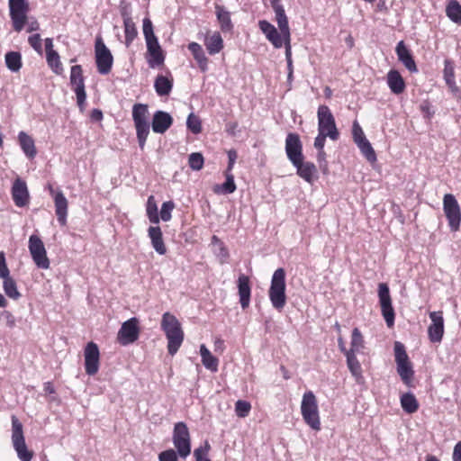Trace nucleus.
Segmentation results:
<instances>
[{
	"mask_svg": "<svg viewBox=\"0 0 461 461\" xmlns=\"http://www.w3.org/2000/svg\"><path fill=\"white\" fill-rule=\"evenodd\" d=\"M301 412L305 423L313 430L321 429V421L318 411L317 400L311 391L306 392L302 400Z\"/></svg>",
	"mask_w": 461,
	"mask_h": 461,
	"instance_id": "nucleus-5",
	"label": "nucleus"
},
{
	"mask_svg": "<svg viewBox=\"0 0 461 461\" xmlns=\"http://www.w3.org/2000/svg\"><path fill=\"white\" fill-rule=\"evenodd\" d=\"M296 167L297 175L304 179L307 183L312 184L316 179L317 168L312 162H303V159H300L298 164H293Z\"/></svg>",
	"mask_w": 461,
	"mask_h": 461,
	"instance_id": "nucleus-25",
	"label": "nucleus"
},
{
	"mask_svg": "<svg viewBox=\"0 0 461 461\" xmlns=\"http://www.w3.org/2000/svg\"><path fill=\"white\" fill-rule=\"evenodd\" d=\"M0 277L2 279L10 277V271L6 265L5 255L3 251H0Z\"/></svg>",
	"mask_w": 461,
	"mask_h": 461,
	"instance_id": "nucleus-54",
	"label": "nucleus"
},
{
	"mask_svg": "<svg viewBox=\"0 0 461 461\" xmlns=\"http://www.w3.org/2000/svg\"><path fill=\"white\" fill-rule=\"evenodd\" d=\"M455 68L454 63L450 59H446L444 62V79L446 81V84L448 86V87L451 89L452 92H456L458 90V87L456 85L455 81Z\"/></svg>",
	"mask_w": 461,
	"mask_h": 461,
	"instance_id": "nucleus-35",
	"label": "nucleus"
},
{
	"mask_svg": "<svg viewBox=\"0 0 461 461\" xmlns=\"http://www.w3.org/2000/svg\"><path fill=\"white\" fill-rule=\"evenodd\" d=\"M387 85L390 90L395 94L400 95L405 89V82L399 73V71L392 69L387 74Z\"/></svg>",
	"mask_w": 461,
	"mask_h": 461,
	"instance_id": "nucleus-28",
	"label": "nucleus"
},
{
	"mask_svg": "<svg viewBox=\"0 0 461 461\" xmlns=\"http://www.w3.org/2000/svg\"><path fill=\"white\" fill-rule=\"evenodd\" d=\"M203 157L199 152H194L189 155L188 165L193 170H200L203 167Z\"/></svg>",
	"mask_w": 461,
	"mask_h": 461,
	"instance_id": "nucleus-48",
	"label": "nucleus"
},
{
	"mask_svg": "<svg viewBox=\"0 0 461 461\" xmlns=\"http://www.w3.org/2000/svg\"><path fill=\"white\" fill-rule=\"evenodd\" d=\"M174 207L175 204L171 201L163 203L160 210V218L162 221H168L171 219V212Z\"/></svg>",
	"mask_w": 461,
	"mask_h": 461,
	"instance_id": "nucleus-52",
	"label": "nucleus"
},
{
	"mask_svg": "<svg viewBox=\"0 0 461 461\" xmlns=\"http://www.w3.org/2000/svg\"><path fill=\"white\" fill-rule=\"evenodd\" d=\"M154 88L159 96L168 95L173 88V79L158 75L154 82Z\"/></svg>",
	"mask_w": 461,
	"mask_h": 461,
	"instance_id": "nucleus-32",
	"label": "nucleus"
},
{
	"mask_svg": "<svg viewBox=\"0 0 461 461\" xmlns=\"http://www.w3.org/2000/svg\"><path fill=\"white\" fill-rule=\"evenodd\" d=\"M159 461H177V454L174 449L162 451L158 455Z\"/></svg>",
	"mask_w": 461,
	"mask_h": 461,
	"instance_id": "nucleus-55",
	"label": "nucleus"
},
{
	"mask_svg": "<svg viewBox=\"0 0 461 461\" xmlns=\"http://www.w3.org/2000/svg\"><path fill=\"white\" fill-rule=\"evenodd\" d=\"M251 410V404L243 400H239L235 403V412L240 418H245L249 414Z\"/></svg>",
	"mask_w": 461,
	"mask_h": 461,
	"instance_id": "nucleus-49",
	"label": "nucleus"
},
{
	"mask_svg": "<svg viewBox=\"0 0 461 461\" xmlns=\"http://www.w3.org/2000/svg\"><path fill=\"white\" fill-rule=\"evenodd\" d=\"M28 41L36 51L40 52L41 50V38L40 34L36 33L30 36Z\"/></svg>",
	"mask_w": 461,
	"mask_h": 461,
	"instance_id": "nucleus-59",
	"label": "nucleus"
},
{
	"mask_svg": "<svg viewBox=\"0 0 461 461\" xmlns=\"http://www.w3.org/2000/svg\"><path fill=\"white\" fill-rule=\"evenodd\" d=\"M318 131L329 135L332 140L339 138L335 119L327 105H320L318 108Z\"/></svg>",
	"mask_w": 461,
	"mask_h": 461,
	"instance_id": "nucleus-11",
	"label": "nucleus"
},
{
	"mask_svg": "<svg viewBox=\"0 0 461 461\" xmlns=\"http://www.w3.org/2000/svg\"><path fill=\"white\" fill-rule=\"evenodd\" d=\"M394 357L397 366V373L402 381L408 386L411 384L413 379V369L409 357L406 353L404 345L400 341L394 342Z\"/></svg>",
	"mask_w": 461,
	"mask_h": 461,
	"instance_id": "nucleus-6",
	"label": "nucleus"
},
{
	"mask_svg": "<svg viewBox=\"0 0 461 461\" xmlns=\"http://www.w3.org/2000/svg\"><path fill=\"white\" fill-rule=\"evenodd\" d=\"M140 334L139 321L132 317L124 321L118 332V341L120 344L126 346L135 342Z\"/></svg>",
	"mask_w": 461,
	"mask_h": 461,
	"instance_id": "nucleus-16",
	"label": "nucleus"
},
{
	"mask_svg": "<svg viewBox=\"0 0 461 461\" xmlns=\"http://www.w3.org/2000/svg\"><path fill=\"white\" fill-rule=\"evenodd\" d=\"M149 237L151 240V244L157 253L165 255L167 248L163 241L162 231L159 227L150 226L148 230Z\"/></svg>",
	"mask_w": 461,
	"mask_h": 461,
	"instance_id": "nucleus-29",
	"label": "nucleus"
},
{
	"mask_svg": "<svg viewBox=\"0 0 461 461\" xmlns=\"http://www.w3.org/2000/svg\"><path fill=\"white\" fill-rule=\"evenodd\" d=\"M237 158H238V155H237V152L235 149H230L228 151V158H229L228 171H230L232 169Z\"/></svg>",
	"mask_w": 461,
	"mask_h": 461,
	"instance_id": "nucleus-61",
	"label": "nucleus"
},
{
	"mask_svg": "<svg viewBox=\"0 0 461 461\" xmlns=\"http://www.w3.org/2000/svg\"><path fill=\"white\" fill-rule=\"evenodd\" d=\"M200 354L202 357V363L208 370L216 372L218 370L219 360L217 357L212 355L205 345H201Z\"/></svg>",
	"mask_w": 461,
	"mask_h": 461,
	"instance_id": "nucleus-33",
	"label": "nucleus"
},
{
	"mask_svg": "<svg viewBox=\"0 0 461 461\" xmlns=\"http://www.w3.org/2000/svg\"><path fill=\"white\" fill-rule=\"evenodd\" d=\"M29 9L28 0H9L10 17L15 32H19L23 29Z\"/></svg>",
	"mask_w": 461,
	"mask_h": 461,
	"instance_id": "nucleus-10",
	"label": "nucleus"
},
{
	"mask_svg": "<svg viewBox=\"0 0 461 461\" xmlns=\"http://www.w3.org/2000/svg\"><path fill=\"white\" fill-rule=\"evenodd\" d=\"M453 461H461V441L457 442L453 450Z\"/></svg>",
	"mask_w": 461,
	"mask_h": 461,
	"instance_id": "nucleus-62",
	"label": "nucleus"
},
{
	"mask_svg": "<svg viewBox=\"0 0 461 461\" xmlns=\"http://www.w3.org/2000/svg\"><path fill=\"white\" fill-rule=\"evenodd\" d=\"M210 445L208 441L204 442L203 447H199L198 448L194 449V456L195 457L196 461H211L209 458L206 457L209 450H210Z\"/></svg>",
	"mask_w": 461,
	"mask_h": 461,
	"instance_id": "nucleus-51",
	"label": "nucleus"
},
{
	"mask_svg": "<svg viewBox=\"0 0 461 461\" xmlns=\"http://www.w3.org/2000/svg\"><path fill=\"white\" fill-rule=\"evenodd\" d=\"M352 134H353V139H354V141L356 142V144L362 142V140H366L361 126L359 125V123L357 121H355L353 122Z\"/></svg>",
	"mask_w": 461,
	"mask_h": 461,
	"instance_id": "nucleus-53",
	"label": "nucleus"
},
{
	"mask_svg": "<svg viewBox=\"0 0 461 461\" xmlns=\"http://www.w3.org/2000/svg\"><path fill=\"white\" fill-rule=\"evenodd\" d=\"M327 137H329V135L319 132L318 136L314 140V147L317 149H323Z\"/></svg>",
	"mask_w": 461,
	"mask_h": 461,
	"instance_id": "nucleus-60",
	"label": "nucleus"
},
{
	"mask_svg": "<svg viewBox=\"0 0 461 461\" xmlns=\"http://www.w3.org/2000/svg\"><path fill=\"white\" fill-rule=\"evenodd\" d=\"M431 324L428 328L429 340L433 343L440 342L444 334V320L442 312L429 313Z\"/></svg>",
	"mask_w": 461,
	"mask_h": 461,
	"instance_id": "nucleus-19",
	"label": "nucleus"
},
{
	"mask_svg": "<svg viewBox=\"0 0 461 461\" xmlns=\"http://www.w3.org/2000/svg\"><path fill=\"white\" fill-rule=\"evenodd\" d=\"M3 288L5 294L14 300H18L21 297V294L17 289L16 282L13 277H7L3 279Z\"/></svg>",
	"mask_w": 461,
	"mask_h": 461,
	"instance_id": "nucleus-40",
	"label": "nucleus"
},
{
	"mask_svg": "<svg viewBox=\"0 0 461 461\" xmlns=\"http://www.w3.org/2000/svg\"><path fill=\"white\" fill-rule=\"evenodd\" d=\"M224 350V343H223V340L221 339H217L215 341H214V351L216 352H223Z\"/></svg>",
	"mask_w": 461,
	"mask_h": 461,
	"instance_id": "nucleus-64",
	"label": "nucleus"
},
{
	"mask_svg": "<svg viewBox=\"0 0 461 461\" xmlns=\"http://www.w3.org/2000/svg\"><path fill=\"white\" fill-rule=\"evenodd\" d=\"M396 54L398 56V59L405 66V68L410 72H417L418 68L416 63L410 52V50L404 45V42L401 41L398 42L396 49Z\"/></svg>",
	"mask_w": 461,
	"mask_h": 461,
	"instance_id": "nucleus-26",
	"label": "nucleus"
},
{
	"mask_svg": "<svg viewBox=\"0 0 461 461\" xmlns=\"http://www.w3.org/2000/svg\"><path fill=\"white\" fill-rule=\"evenodd\" d=\"M0 319H4L6 326L9 328H14L15 326V318L9 311H3L0 313Z\"/></svg>",
	"mask_w": 461,
	"mask_h": 461,
	"instance_id": "nucleus-58",
	"label": "nucleus"
},
{
	"mask_svg": "<svg viewBox=\"0 0 461 461\" xmlns=\"http://www.w3.org/2000/svg\"><path fill=\"white\" fill-rule=\"evenodd\" d=\"M12 443L21 461H32L33 452L27 448L23 424L15 415L12 416Z\"/></svg>",
	"mask_w": 461,
	"mask_h": 461,
	"instance_id": "nucleus-7",
	"label": "nucleus"
},
{
	"mask_svg": "<svg viewBox=\"0 0 461 461\" xmlns=\"http://www.w3.org/2000/svg\"><path fill=\"white\" fill-rule=\"evenodd\" d=\"M85 370L88 375H95L99 370L100 352L98 346L91 341L88 342L84 350Z\"/></svg>",
	"mask_w": 461,
	"mask_h": 461,
	"instance_id": "nucleus-17",
	"label": "nucleus"
},
{
	"mask_svg": "<svg viewBox=\"0 0 461 461\" xmlns=\"http://www.w3.org/2000/svg\"><path fill=\"white\" fill-rule=\"evenodd\" d=\"M259 29L265 34L266 38L273 44L276 49H280L283 46V36L281 32H278L276 28L266 20L258 22Z\"/></svg>",
	"mask_w": 461,
	"mask_h": 461,
	"instance_id": "nucleus-21",
	"label": "nucleus"
},
{
	"mask_svg": "<svg viewBox=\"0 0 461 461\" xmlns=\"http://www.w3.org/2000/svg\"><path fill=\"white\" fill-rule=\"evenodd\" d=\"M378 297L381 305L382 314L385 320L386 325L391 328L394 324V310L392 305L389 287L384 283L378 285Z\"/></svg>",
	"mask_w": 461,
	"mask_h": 461,
	"instance_id": "nucleus-15",
	"label": "nucleus"
},
{
	"mask_svg": "<svg viewBox=\"0 0 461 461\" xmlns=\"http://www.w3.org/2000/svg\"><path fill=\"white\" fill-rule=\"evenodd\" d=\"M285 287V271L284 268L279 267L272 276L268 290L271 304L279 312H281L286 304Z\"/></svg>",
	"mask_w": 461,
	"mask_h": 461,
	"instance_id": "nucleus-3",
	"label": "nucleus"
},
{
	"mask_svg": "<svg viewBox=\"0 0 461 461\" xmlns=\"http://www.w3.org/2000/svg\"><path fill=\"white\" fill-rule=\"evenodd\" d=\"M186 126L194 134H198L202 131L201 120L193 113L187 117Z\"/></svg>",
	"mask_w": 461,
	"mask_h": 461,
	"instance_id": "nucleus-47",
	"label": "nucleus"
},
{
	"mask_svg": "<svg viewBox=\"0 0 461 461\" xmlns=\"http://www.w3.org/2000/svg\"><path fill=\"white\" fill-rule=\"evenodd\" d=\"M28 247L32 258L37 267L41 269H48L50 262L47 257V251L41 239L37 235H31L29 238Z\"/></svg>",
	"mask_w": 461,
	"mask_h": 461,
	"instance_id": "nucleus-12",
	"label": "nucleus"
},
{
	"mask_svg": "<svg viewBox=\"0 0 461 461\" xmlns=\"http://www.w3.org/2000/svg\"><path fill=\"white\" fill-rule=\"evenodd\" d=\"M173 123L172 116L164 111H157L152 119L151 126L152 130L156 133L166 132Z\"/></svg>",
	"mask_w": 461,
	"mask_h": 461,
	"instance_id": "nucleus-22",
	"label": "nucleus"
},
{
	"mask_svg": "<svg viewBox=\"0 0 461 461\" xmlns=\"http://www.w3.org/2000/svg\"><path fill=\"white\" fill-rule=\"evenodd\" d=\"M357 145L369 162L376 161L375 152L367 140H362V142H359Z\"/></svg>",
	"mask_w": 461,
	"mask_h": 461,
	"instance_id": "nucleus-46",
	"label": "nucleus"
},
{
	"mask_svg": "<svg viewBox=\"0 0 461 461\" xmlns=\"http://www.w3.org/2000/svg\"><path fill=\"white\" fill-rule=\"evenodd\" d=\"M53 200L58 221L60 225L65 226L67 223L68 202L61 190H58L55 193Z\"/></svg>",
	"mask_w": 461,
	"mask_h": 461,
	"instance_id": "nucleus-23",
	"label": "nucleus"
},
{
	"mask_svg": "<svg viewBox=\"0 0 461 461\" xmlns=\"http://www.w3.org/2000/svg\"><path fill=\"white\" fill-rule=\"evenodd\" d=\"M161 329L167 339L168 354L174 356L184 341V331L176 317L170 312H165L161 319Z\"/></svg>",
	"mask_w": 461,
	"mask_h": 461,
	"instance_id": "nucleus-1",
	"label": "nucleus"
},
{
	"mask_svg": "<svg viewBox=\"0 0 461 461\" xmlns=\"http://www.w3.org/2000/svg\"><path fill=\"white\" fill-rule=\"evenodd\" d=\"M95 63L97 70L102 75H107L110 73L113 58L110 50L105 46L101 37H98L95 41Z\"/></svg>",
	"mask_w": 461,
	"mask_h": 461,
	"instance_id": "nucleus-13",
	"label": "nucleus"
},
{
	"mask_svg": "<svg viewBox=\"0 0 461 461\" xmlns=\"http://www.w3.org/2000/svg\"><path fill=\"white\" fill-rule=\"evenodd\" d=\"M283 36V45L285 48V59L292 60V48H291V33Z\"/></svg>",
	"mask_w": 461,
	"mask_h": 461,
	"instance_id": "nucleus-56",
	"label": "nucleus"
},
{
	"mask_svg": "<svg viewBox=\"0 0 461 461\" xmlns=\"http://www.w3.org/2000/svg\"><path fill=\"white\" fill-rule=\"evenodd\" d=\"M173 444L177 454L185 458L191 453V438L189 429L183 421L176 422L173 429Z\"/></svg>",
	"mask_w": 461,
	"mask_h": 461,
	"instance_id": "nucleus-9",
	"label": "nucleus"
},
{
	"mask_svg": "<svg viewBox=\"0 0 461 461\" xmlns=\"http://www.w3.org/2000/svg\"><path fill=\"white\" fill-rule=\"evenodd\" d=\"M143 34L147 45V62L150 68L162 66L165 61V55L159 45L157 36L153 32V25L149 18L143 19Z\"/></svg>",
	"mask_w": 461,
	"mask_h": 461,
	"instance_id": "nucleus-2",
	"label": "nucleus"
},
{
	"mask_svg": "<svg viewBox=\"0 0 461 461\" xmlns=\"http://www.w3.org/2000/svg\"><path fill=\"white\" fill-rule=\"evenodd\" d=\"M364 348V339L357 328H355L352 330L351 335V347L348 351H352L353 353L360 352Z\"/></svg>",
	"mask_w": 461,
	"mask_h": 461,
	"instance_id": "nucleus-41",
	"label": "nucleus"
},
{
	"mask_svg": "<svg viewBox=\"0 0 461 461\" xmlns=\"http://www.w3.org/2000/svg\"><path fill=\"white\" fill-rule=\"evenodd\" d=\"M236 190V184L234 182V176L231 174H226V181L221 185H216L214 192H222L224 194H232Z\"/></svg>",
	"mask_w": 461,
	"mask_h": 461,
	"instance_id": "nucleus-44",
	"label": "nucleus"
},
{
	"mask_svg": "<svg viewBox=\"0 0 461 461\" xmlns=\"http://www.w3.org/2000/svg\"><path fill=\"white\" fill-rule=\"evenodd\" d=\"M123 26H124V33H125L124 43H125L126 47L128 48L132 43L133 40L137 37L138 31H137V28H136L133 21L123 23Z\"/></svg>",
	"mask_w": 461,
	"mask_h": 461,
	"instance_id": "nucleus-43",
	"label": "nucleus"
},
{
	"mask_svg": "<svg viewBox=\"0 0 461 461\" xmlns=\"http://www.w3.org/2000/svg\"><path fill=\"white\" fill-rule=\"evenodd\" d=\"M401 405L402 410L409 414L416 412L419 409L418 401L411 393H406L402 395Z\"/></svg>",
	"mask_w": 461,
	"mask_h": 461,
	"instance_id": "nucleus-37",
	"label": "nucleus"
},
{
	"mask_svg": "<svg viewBox=\"0 0 461 461\" xmlns=\"http://www.w3.org/2000/svg\"><path fill=\"white\" fill-rule=\"evenodd\" d=\"M238 289L240 295V303L242 309L249 307L250 303V285L249 279L247 276L241 275L238 279Z\"/></svg>",
	"mask_w": 461,
	"mask_h": 461,
	"instance_id": "nucleus-27",
	"label": "nucleus"
},
{
	"mask_svg": "<svg viewBox=\"0 0 461 461\" xmlns=\"http://www.w3.org/2000/svg\"><path fill=\"white\" fill-rule=\"evenodd\" d=\"M345 355L347 357L348 366L352 373L353 375L357 376L361 374V366L357 359L356 353L352 351H345Z\"/></svg>",
	"mask_w": 461,
	"mask_h": 461,
	"instance_id": "nucleus-42",
	"label": "nucleus"
},
{
	"mask_svg": "<svg viewBox=\"0 0 461 461\" xmlns=\"http://www.w3.org/2000/svg\"><path fill=\"white\" fill-rule=\"evenodd\" d=\"M12 197L16 206L23 207L28 204L30 194L25 181L16 178L12 186Z\"/></svg>",
	"mask_w": 461,
	"mask_h": 461,
	"instance_id": "nucleus-20",
	"label": "nucleus"
},
{
	"mask_svg": "<svg viewBox=\"0 0 461 461\" xmlns=\"http://www.w3.org/2000/svg\"><path fill=\"white\" fill-rule=\"evenodd\" d=\"M148 105L135 104L132 107V119L134 122L139 146L144 149L147 138L149 134V123L148 122Z\"/></svg>",
	"mask_w": 461,
	"mask_h": 461,
	"instance_id": "nucleus-4",
	"label": "nucleus"
},
{
	"mask_svg": "<svg viewBox=\"0 0 461 461\" xmlns=\"http://www.w3.org/2000/svg\"><path fill=\"white\" fill-rule=\"evenodd\" d=\"M447 17L454 23L461 24V5L452 0L446 8Z\"/></svg>",
	"mask_w": 461,
	"mask_h": 461,
	"instance_id": "nucleus-39",
	"label": "nucleus"
},
{
	"mask_svg": "<svg viewBox=\"0 0 461 461\" xmlns=\"http://www.w3.org/2000/svg\"><path fill=\"white\" fill-rule=\"evenodd\" d=\"M120 14H121V16L123 20V23L125 22H131L132 21L131 19V6L130 5L128 4H122L121 6H120Z\"/></svg>",
	"mask_w": 461,
	"mask_h": 461,
	"instance_id": "nucleus-57",
	"label": "nucleus"
},
{
	"mask_svg": "<svg viewBox=\"0 0 461 461\" xmlns=\"http://www.w3.org/2000/svg\"><path fill=\"white\" fill-rule=\"evenodd\" d=\"M70 84L74 86L77 96V104L81 113L85 111L86 93L85 90V83L83 71L80 65H75L70 71Z\"/></svg>",
	"mask_w": 461,
	"mask_h": 461,
	"instance_id": "nucleus-14",
	"label": "nucleus"
},
{
	"mask_svg": "<svg viewBox=\"0 0 461 461\" xmlns=\"http://www.w3.org/2000/svg\"><path fill=\"white\" fill-rule=\"evenodd\" d=\"M206 49L211 55L219 53L223 48V41L219 32H214L212 36L206 38L204 42Z\"/></svg>",
	"mask_w": 461,
	"mask_h": 461,
	"instance_id": "nucleus-36",
	"label": "nucleus"
},
{
	"mask_svg": "<svg viewBox=\"0 0 461 461\" xmlns=\"http://www.w3.org/2000/svg\"><path fill=\"white\" fill-rule=\"evenodd\" d=\"M18 140L21 149L28 158H34L37 154V149L33 139L24 131H20L18 134Z\"/></svg>",
	"mask_w": 461,
	"mask_h": 461,
	"instance_id": "nucleus-30",
	"label": "nucleus"
},
{
	"mask_svg": "<svg viewBox=\"0 0 461 461\" xmlns=\"http://www.w3.org/2000/svg\"><path fill=\"white\" fill-rule=\"evenodd\" d=\"M5 61L7 68L12 72H18L22 68V56L20 52H7L5 57Z\"/></svg>",
	"mask_w": 461,
	"mask_h": 461,
	"instance_id": "nucleus-38",
	"label": "nucleus"
},
{
	"mask_svg": "<svg viewBox=\"0 0 461 461\" xmlns=\"http://www.w3.org/2000/svg\"><path fill=\"white\" fill-rule=\"evenodd\" d=\"M216 16L220 23L222 32H230L232 30L233 25L230 20V14L224 7L221 5L215 6Z\"/></svg>",
	"mask_w": 461,
	"mask_h": 461,
	"instance_id": "nucleus-34",
	"label": "nucleus"
},
{
	"mask_svg": "<svg viewBox=\"0 0 461 461\" xmlns=\"http://www.w3.org/2000/svg\"><path fill=\"white\" fill-rule=\"evenodd\" d=\"M90 117L93 121L99 122L103 119V113L99 109H93Z\"/></svg>",
	"mask_w": 461,
	"mask_h": 461,
	"instance_id": "nucleus-63",
	"label": "nucleus"
},
{
	"mask_svg": "<svg viewBox=\"0 0 461 461\" xmlns=\"http://www.w3.org/2000/svg\"><path fill=\"white\" fill-rule=\"evenodd\" d=\"M443 212L447 220L451 231L459 230L461 224V208L452 194H446L443 197Z\"/></svg>",
	"mask_w": 461,
	"mask_h": 461,
	"instance_id": "nucleus-8",
	"label": "nucleus"
},
{
	"mask_svg": "<svg viewBox=\"0 0 461 461\" xmlns=\"http://www.w3.org/2000/svg\"><path fill=\"white\" fill-rule=\"evenodd\" d=\"M271 6L276 14V21L278 28L281 31V34H290V28L288 24V19L285 12V8L281 4L280 0H271Z\"/></svg>",
	"mask_w": 461,
	"mask_h": 461,
	"instance_id": "nucleus-24",
	"label": "nucleus"
},
{
	"mask_svg": "<svg viewBox=\"0 0 461 461\" xmlns=\"http://www.w3.org/2000/svg\"><path fill=\"white\" fill-rule=\"evenodd\" d=\"M188 50L197 61L200 69L205 72L208 69V59L206 58L202 46L196 42H191L188 45Z\"/></svg>",
	"mask_w": 461,
	"mask_h": 461,
	"instance_id": "nucleus-31",
	"label": "nucleus"
},
{
	"mask_svg": "<svg viewBox=\"0 0 461 461\" xmlns=\"http://www.w3.org/2000/svg\"><path fill=\"white\" fill-rule=\"evenodd\" d=\"M285 152L292 164H298L300 159H303V144L297 133L290 132L287 134Z\"/></svg>",
	"mask_w": 461,
	"mask_h": 461,
	"instance_id": "nucleus-18",
	"label": "nucleus"
},
{
	"mask_svg": "<svg viewBox=\"0 0 461 461\" xmlns=\"http://www.w3.org/2000/svg\"><path fill=\"white\" fill-rule=\"evenodd\" d=\"M47 54V61L50 67L54 70V72L59 73V70L61 69V63L59 61V56L57 51L51 50V52H48Z\"/></svg>",
	"mask_w": 461,
	"mask_h": 461,
	"instance_id": "nucleus-50",
	"label": "nucleus"
},
{
	"mask_svg": "<svg viewBox=\"0 0 461 461\" xmlns=\"http://www.w3.org/2000/svg\"><path fill=\"white\" fill-rule=\"evenodd\" d=\"M147 215L152 223H158L159 217L158 214V207L154 196L150 195L147 201Z\"/></svg>",
	"mask_w": 461,
	"mask_h": 461,
	"instance_id": "nucleus-45",
	"label": "nucleus"
}]
</instances>
